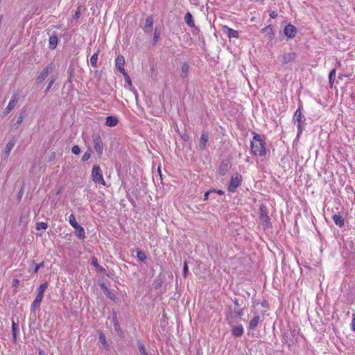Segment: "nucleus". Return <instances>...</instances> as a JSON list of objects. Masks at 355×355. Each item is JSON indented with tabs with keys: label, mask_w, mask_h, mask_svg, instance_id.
Masks as SVG:
<instances>
[{
	"label": "nucleus",
	"mask_w": 355,
	"mask_h": 355,
	"mask_svg": "<svg viewBox=\"0 0 355 355\" xmlns=\"http://www.w3.org/2000/svg\"><path fill=\"white\" fill-rule=\"evenodd\" d=\"M253 139L251 141V152L256 156L263 157L266 154L264 136L253 133Z\"/></svg>",
	"instance_id": "nucleus-1"
},
{
	"label": "nucleus",
	"mask_w": 355,
	"mask_h": 355,
	"mask_svg": "<svg viewBox=\"0 0 355 355\" xmlns=\"http://www.w3.org/2000/svg\"><path fill=\"white\" fill-rule=\"evenodd\" d=\"M226 320L228 324L232 327V334L235 337H241L244 333L243 327L241 324H237L234 315L230 312L226 315Z\"/></svg>",
	"instance_id": "nucleus-2"
},
{
	"label": "nucleus",
	"mask_w": 355,
	"mask_h": 355,
	"mask_svg": "<svg viewBox=\"0 0 355 355\" xmlns=\"http://www.w3.org/2000/svg\"><path fill=\"white\" fill-rule=\"evenodd\" d=\"M259 220L264 229L272 226L270 218L268 216V208L263 204H261L259 207Z\"/></svg>",
	"instance_id": "nucleus-3"
},
{
	"label": "nucleus",
	"mask_w": 355,
	"mask_h": 355,
	"mask_svg": "<svg viewBox=\"0 0 355 355\" xmlns=\"http://www.w3.org/2000/svg\"><path fill=\"white\" fill-rule=\"evenodd\" d=\"M69 222L70 225L75 229L76 236L80 239H84L85 238V230L82 226L78 225L73 214L70 215Z\"/></svg>",
	"instance_id": "nucleus-4"
},
{
	"label": "nucleus",
	"mask_w": 355,
	"mask_h": 355,
	"mask_svg": "<svg viewBox=\"0 0 355 355\" xmlns=\"http://www.w3.org/2000/svg\"><path fill=\"white\" fill-rule=\"evenodd\" d=\"M92 180L95 183H98L102 185H105V182L104 180L101 169L99 166L94 165L93 166L92 171Z\"/></svg>",
	"instance_id": "nucleus-5"
},
{
	"label": "nucleus",
	"mask_w": 355,
	"mask_h": 355,
	"mask_svg": "<svg viewBox=\"0 0 355 355\" xmlns=\"http://www.w3.org/2000/svg\"><path fill=\"white\" fill-rule=\"evenodd\" d=\"M55 65L53 63L49 64L48 66L44 67L40 72V75L36 78V83H42L47 76L53 71Z\"/></svg>",
	"instance_id": "nucleus-6"
},
{
	"label": "nucleus",
	"mask_w": 355,
	"mask_h": 355,
	"mask_svg": "<svg viewBox=\"0 0 355 355\" xmlns=\"http://www.w3.org/2000/svg\"><path fill=\"white\" fill-rule=\"evenodd\" d=\"M302 118H303L302 113L301 112L300 107H299L295 112V114L293 116V119H294L295 122L297 123V137H300V135L302 132L303 124L304 122V120L303 121Z\"/></svg>",
	"instance_id": "nucleus-7"
},
{
	"label": "nucleus",
	"mask_w": 355,
	"mask_h": 355,
	"mask_svg": "<svg viewBox=\"0 0 355 355\" xmlns=\"http://www.w3.org/2000/svg\"><path fill=\"white\" fill-rule=\"evenodd\" d=\"M92 142L94 144V147L95 150L99 155H101L103 150V144L101 136L98 133L93 134L92 135Z\"/></svg>",
	"instance_id": "nucleus-8"
},
{
	"label": "nucleus",
	"mask_w": 355,
	"mask_h": 355,
	"mask_svg": "<svg viewBox=\"0 0 355 355\" xmlns=\"http://www.w3.org/2000/svg\"><path fill=\"white\" fill-rule=\"evenodd\" d=\"M17 103V98L15 94L12 95L11 99L10 100L7 107L4 109L3 112V116H7L16 106Z\"/></svg>",
	"instance_id": "nucleus-9"
},
{
	"label": "nucleus",
	"mask_w": 355,
	"mask_h": 355,
	"mask_svg": "<svg viewBox=\"0 0 355 355\" xmlns=\"http://www.w3.org/2000/svg\"><path fill=\"white\" fill-rule=\"evenodd\" d=\"M241 176L238 175L232 177L230 184L228 186V191L230 192H234L236 189L239 186L241 183Z\"/></svg>",
	"instance_id": "nucleus-10"
},
{
	"label": "nucleus",
	"mask_w": 355,
	"mask_h": 355,
	"mask_svg": "<svg viewBox=\"0 0 355 355\" xmlns=\"http://www.w3.org/2000/svg\"><path fill=\"white\" fill-rule=\"evenodd\" d=\"M297 55L295 53H284L282 55V63L283 65L294 62Z\"/></svg>",
	"instance_id": "nucleus-11"
},
{
	"label": "nucleus",
	"mask_w": 355,
	"mask_h": 355,
	"mask_svg": "<svg viewBox=\"0 0 355 355\" xmlns=\"http://www.w3.org/2000/svg\"><path fill=\"white\" fill-rule=\"evenodd\" d=\"M116 69L121 73H124L125 72H126L125 71V69L123 67L124 66V64H125V58L123 55H119L117 56V58H116Z\"/></svg>",
	"instance_id": "nucleus-12"
},
{
	"label": "nucleus",
	"mask_w": 355,
	"mask_h": 355,
	"mask_svg": "<svg viewBox=\"0 0 355 355\" xmlns=\"http://www.w3.org/2000/svg\"><path fill=\"white\" fill-rule=\"evenodd\" d=\"M296 32V28L291 24L286 25L284 28V34L289 38L294 37Z\"/></svg>",
	"instance_id": "nucleus-13"
},
{
	"label": "nucleus",
	"mask_w": 355,
	"mask_h": 355,
	"mask_svg": "<svg viewBox=\"0 0 355 355\" xmlns=\"http://www.w3.org/2000/svg\"><path fill=\"white\" fill-rule=\"evenodd\" d=\"M223 32L224 34L227 35L228 37H234V38H238L239 37V32L236 30H234L232 28H229L227 26H224L222 28Z\"/></svg>",
	"instance_id": "nucleus-14"
},
{
	"label": "nucleus",
	"mask_w": 355,
	"mask_h": 355,
	"mask_svg": "<svg viewBox=\"0 0 355 355\" xmlns=\"http://www.w3.org/2000/svg\"><path fill=\"white\" fill-rule=\"evenodd\" d=\"M233 302L235 305L234 313H232L234 318L237 316H241L243 314V309L240 307L238 299L235 298L233 300Z\"/></svg>",
	"instance_id": "nucleus-15"
},
{
	"label": "nucleus",
	"mask_w": 355,
	"mask_h": 355,
	"mask_svg": "<svg viewBox=\"0 0 355 355\" xmlns=\"http://www.w3.org/2000/svg\"><path fill=\"white\" fill-rule=\"evenodd\" d=\"M153 28V19L152 17H148L146 19L145 26L144 27V31L146 33H150L152 32Z\"/></svg>",
	"instance_id": "nucleus-16"
},
{
	"label": "nucleus",
	"mask_w": 355,
	"mask_h": 355,
	"mask_svg": "<svg viewBox=\"0 0 355 355\" xmlns=\"http://www.w3.org/2000/svg\"><path fill=\"white\" fill-rule=\"evenodd\" d=\"M16 143V139L15 137L12 138V139L8 142V144L6 145L5 150H4V155L6 157H8L10 155V151L13 148L15 144Z\"/></svg>",
	"instance_id": "nucleus-17"
},
{
	"label": "nucleus",
	"mask_w": 355,
	"mask_h": 355,
	"mask_svg": "<svg viewBox=\"0 0 355 355\" xmlns=\"http://www.w3.org/2000/svg\"><path fill=\"white\" fill-rule=\"evenodd\" d=\"M230 168V162L226 160L223 161L219 167L220 175H225Z\"/></svg>",
	"instance_id": "nucleus-18"
},
{
	"label": "nucleus",
	"mask_w": 355,
	"mask_h": 355,
	"mask_svg": "<svg viewBox=\"0 0 355 355\" xmlns=\"http://www.w3.org/2000/svg\"><path fill=\"white\" fill-rule=\"evenodd\" d=\"M262 32L265 33L266 37L268 38L269 41H271L274 37L275 34L273 33L272 28L270 25L263 28L262 29Z\"/></svg>",
	"instance_id": "nucleus-19"
},
{
	"label": "nucleus",
	"mask_w": 355,
	"mask_h": 355,
	"mask_svg": "<svg viewBox=\"0 0 355 355\" xmlns=\"http://www.w3.org/2000/svg\"><path fill=\"white\" fill-rule=\"evenodd\" d=\"M47 287H48V283L46 282L42 284L37 288L38 293H37L36 297L42 300L43 297H44V293L46 289L47 288Z\"/></svg>",
	"instance_id": "nucleus-20"
},
{
	"label": "nucleus",
	"mask_w": 355,
	"mask_h": 355,
	"mask_svg": "<svg viewBox=\"0 0 355 355\" xmlns=\"http://www.w3.org/2000/svg\"><path fill=\"white\" fill-rule=\"evenodd\" d=\"M91 264L96 268V269L98 272H100L103 274L105 273L106 270L103 267H102L101 265L98 264V259L96 257H93L92 258Z\"/></svg>",
	"instance_id": "nucleus-21"
},
{
	"label": "nucleus",
	"mask_w": 355,
	"mask_h": 355,
	"mask_svg": "<svg viewBox=\"0 0 355 355\" xmlns=\"http://www.w3.org/2000/svg\"><path fill=\"white\" fill-rule=\"evenodd\" d=\"M119 120L116 116H109L106 118L105 125L109 127H114L116 125Z\"/></svg>",
	"instance_id": "nucleus-22"
},
{
	"label": "nucleus",
	"mask_w": 355,
	"mask_h": 355,
	"mask_svg": "<svg viewBox=\"0 0 355 355\" xmlns=\"http://www.w3.org/2000/svg\"><path fill=\"white\" fill-rule=\"evenodd\" d=\"M208 141V135L203 132L200 138L199 146L201 150H204L206 148V144Z\"/></svg>",
	"instance_id": "nucleus-23"
},
{
	"label": "nucleus",
	"mask_w": 355,
	"mask_h": 355,
	"mask_svg": "<svg viewBox=\"0 0 355 355\" xmlns=\"http://www.w3.org/2000/svg\"><path fill=\"white\" fill-rule=\"evenodd\" d=\"M260 321V317L259 315H255L252 320L249 322V329L250 330H254L257 327L259 322Z\"/></svg>",
	"instance_id": "nucleus-24"
},
{
	"label": "nucleus",
	"mask_w": 355,
	"mask_h": 355,
	"mask_svg": "<svg viewBox=\"0 0 355 355\" xmlns=\"http://www.w3.org/2000/svg\"><path fill=\"white\" fill-rule=\"evenodd\" d=\"M58 38L57 35L54 34L49 37V49L53 50L56 48L58 44Z\"/></svg>",
	"instance_id": "nucleus-25"
},
{
	"label": "nucleus",
	"mask_w": 355,
	"mask_h": 355,
	"mask_svg": "<svg viewBox=\"0 0 355 355\" xmlns=\"http://www.w3.org/2000/svg\"><path fill=\"white\" fill-rule=\"evenodd\" d=\"M189 69V65L187 62H184L181 68V74L180 76L182 78L184 79L188 76Z\"/></svg>",
	"instance_id": "nucleus-26"
},
{
	"label": "nucleus",
	"mask_w": 355,
	"mask_h": 355,
	"mask_svg": "<svg viewBox=\"0 0 355 355\" xmlns=\"http://www.w3.org/2000/svg\"><path fill=\"white\" fill-rule=\"evenodd\" d=\"M184 21H185V23L190 27H194L195 26V23H194V21L193 19V16L192 15L188 12L186 13L185 16H184Z\"/></svg>",
	"instance_id": "nucleus-27"
},
{
	"label": "nucleus",
	"mask_w": 355,
	"mask_h": 355,
	"mask_svg": "<svg viewBox=\"0 0 355 355\" xmlns=\"http://www.w3.org/2000/svg\"><path fill=\"white\" fill-rule=\"evenodd\" d=\"M333 220L334 223L340 227H342L344 225V218L343 216L335 214L333 216Z\"/></svg>",
	"instance_id": "nucleus-28"
},
{
	"label": "nucleus",
	"mask_w": 355,
	"mask_h": 355,
	"mask_svg": "<svg viewBox=\"0 0 355 355\" xmlns=\"http://www.w3.org/2000/svg\"><path fill=\"white\" fill-rule=\"evenodd\" d=\"M161 35V31L157 27L155 28L154 34H153V45H156L157 43V41L159 40Z\"/></svg>",
	"instance_id": "nucleus-29"
},
{
	"label": "nucleus",
	"mask_w": 355,
	"mask_h": 355,
	"mask_svg": "<svg viewBox=\"0 0 355 355\" xmlns=\"http://www.w3.org/2000/svg\"><path fill=\"white\" fill-rule=\"evenodd\" d=\"M112 322H113V326H114V328L115 331L118 334H119V332L121 331V328H120V325H119V324L118 322L117 317H116V313H114V315H113Z\"/></svg>",
	"instance_id": "nucleus-30"
},
{
	"label": "nucleus",
	"mask_w": 355,
	"mask_h": 355,
	"mask_svg": "<svg viewBox=\"0 0 355 355\" xmlns=\"http://www.w3.org/2000/svg\"><path fill=\"white\" fill-rule=\"evenodd\" d=\"M336 77V69H332L329 74V81L330 86L332 87Z\"/></svg>",
	"instance_id": "nucleus-31"
},
{
	"label": "nucleus",
	"mask_w": 355,
	"mask_h": 355,
	"mask_svg": "<svg viewBox=\"0 0 355 355\" xmlns=\"http://www.w3.org/2000/svg\"><path fill=\"white\" fill-rule=\"evenodd\" d=\"M42 300H41V299L35 297V300L33 301V302L32 304L31 309L33 311H35L36 309L39 308L40 306V304L42 302Z\"/></svg>",
	"instance_id": "nucleus-32"
},
{
	"label": "nucleus",
	"mask_w": 355,
	"mask_h": 355,
	"mask_svg": "<svg viewBox=\"0 0 355 355\" xmlns=\"http://www.w3.org/2000/svg\"><path fill=\"white\" fill-rule=\"evenodd\" d=\"M98 60V52L95 53L90 58V63L93 67H96Z\"/></svg>",
	"instance_id": "nucleus-33"
},
{
	"label": "nucleus",
	"mask_w": 355,
	"mask_h": 355,
	"mask_svg": "<svg viewBox=\"0 0 355 355\" xmlns=\"http://www.w3.org/2000/svg\"><path fill=\"white\" fill-rule=\"evenodd\" d=\"M48 228V225L46 223L44 222H40L36 223V230H46Z\"/></svg>",
	"instance_id": "nucleus-34"
},
{
	"label": "nucleus",
	"mask_w": 355,
	"mask_h": 355,
	"mask_svg": "<svg viewBox=\"0 0 355 355\" xmlns=\"http://www.w3.org/2000/svg\"><path fill=\"white\" fill-rule=\"evenodd\" d=\"M138 349L141 355H149L148 353L146 352V347L144 344L139 343Z\"/></svg>",
	"instance_id": "nucleus-35"
},
{
	"label": "nucleus",
	"mask_w": 355,
	"mask_h": 355,
	"mask_svg": "<svg viewBox=\"0 0 355 355\" xmlns=\"http://www.w3.org/2000/svg\"><path fill=\"white\" fill-rule=\"evenodd\" d=\"M17 328H18L17 324L16 323H15L14 322H12V334L13 339L15 340H17Z\"/></svg>",
	"instance_id": "nucleus-36"
},
{
	"label": "nucleus",
	"mask_w": 355,
	"mask_h": 355,
	"mask_svg": "<svg viewBox=\"0 0 355 355\" xmlns=\"http://www.w3.org/2000/svg\"><path fill=\"white\" fill-rule=\"evenodd\" d=\"M91 149L87 150L82 157V161H87L91 157Z\"/></svg>",
	"instance_id": "nucleus-37"
},
{
	"label": "nucleus",
	"mask_w": 355,
	"mask_h": 355,
	"mask_svg": "<svg viewBox=\"0 0 355 355\" xmlns=\"http://www.w3.org/2000/svg\"><path fill=\"white\" fill-rule=\"evenodd\" d=\"M24 120V116L22 114H20L17 118L16 123H15V126L16 128H18L19 125L21 124Z\"/></svg>",
	"instance_id": "nucleus-38"
},
{
	"label": "nucleus",
	"mask_w": 355,
	"mask_h": 355,
	"mask_svg": "<svg viewBox=\"0 0 355 355\" xmlns=\"http://www.w3.org/2000/svg\"><path fill=\"white\" fill-rule=\"evenodd\" d=\"M137 258L140 261H144L146 259V255L144 252L139 250L137 251Z\"/></svg>",
	"instance_id": "nucleus-39"
},
{
	"label": "nucleus",
	"mask_w": 355,
	"mask_h": 355,
	"mask_svg": "<svg viewBox=\"0 0 355 355\" xmlns=\"http://www.w3.org/2000/svg\"><path fill=\"white\" fill-rule=\"evenodd\" d=\"M122 74L124 76L125 82L129 85L130 87H131L132 86V81H131V79H130V76L127 73V72H125L124 73H122Z\"/></svg>",
	"instance_id": "nucleus-40"
},
{
	"label": "nucleus",
	"mask_w": 355,
	"mask_h": 355,
	"mask_svg": "<svg viewBox=\"0 0 355 355\" xmlns=\"http://www.w3.org/2000/svg\"><path fill=\"white\" fill-rule=\"evenodd\" d=\"M71 151L74 155H79L80 153V148L78 146L75 145L72 147Z\"/></svg>",
	"instance_id": "nucleus-41"
},
{
	"label": "nucleus",
	"mask_w": 355,
	"mask_h": 355,
	"mask_svg": "<svg viewBox=\"0 0 355 355\" xmlns=\"http://www.w3.org/2000/svg\"><path fill=\"white\" fill-rule=\"evenodd\" d=\"M55 81V78H52L51 80H50L47 87L45 89V93L46 94L50 90L51 87H52V85H53Z\"/></svg>",
	"instance_id": "nucleus-42"
},
{
	"label": "nucleus",
	"mask_w": 355,
	"mask_h": 355,
	"mask_svg": "<svg viewBox=\"0 0 355 355\" xmlns=\"http://www.w3.org/2000/svg\"><path fill=\"white\" fill-rule=\"evenodd\" d=\"M188 271H189L188 265H187V263L185 261L184 263V267H183V275L184 277L187 276Z\"/></svg>",
	"instance_id": "nucleus-43"
},
{
	"label": "nucleus",
	"mask_w": 355,
	"mask_h": 355,
	"mask_svg": "<svg viewBox=\"0 0 355 355\" xmlns=\"http://www.w3.org/2000/svg\"><path fill=\"white\" fill-rule=\"evenodd\" d=\"M215 193V190H210V191H207L204 194V200H206L208 199L209 198V196L211 194V193Z\"/></svg>",
	"instance_id": "nucleus-44"
},
{
	"label": "nucleus",
	"mask_w": 355,
	"mask_h": 355,
	"mask_svg": "<svg viewBox=\"0 0 355 355\" xmlns=\"http://www.w3.org/2000/svg\"><path fill=\"white\" fill-rule=\"evenodd\" d=\"M19 280L18 279H14L12 282V286L17 288L19 286Z\"/></svg>",
	"instance_id": "nucleus-45"
},
{
	"label": "nucleus",
	"mask_w": 355,
	"mask_h": 355,
	"mask_svg": "<svg viewBox=\"0 0 355 355\" xmlns=\"http://www.w3.org/2000/svg\"><path fill=\"white\" fill-rule=\"evenodd\" d=\"M99 340H100V342L102 343V344H105L106 343V339H105V336L103 335V334H101L100 336H99Z\"/></svg>",
	"instance_id": "nucleus-46"
},
{
	"label": "nucleus",
	"mask_w": 355,
	"mask_h": 355,
	"mask_svg": "<svg viewBox=\"0 0 355 355\" xmlns=\"http://www.w3.org/2000/svg\"><path fill=\"white\" fill-rule=\"evenodd\" d=\"M31 267L33 268V272L36 273L38 271V266H35L34 263H32Z\"/></svg>",
	"instance_id": "nucleus-47"
},
{
	"label": "nucleus",
	"mask_w": 355,
	"mask_h": 355,
	"mask_svg": "<svg viewBox=\"0 0 355 355\" xmlns=\"http://www.w3.org/2000/svg\"><path fill=\"white\" fill-rule=\"evenodd\" d=\"M270 16L271 18H275L277 16V13L275 11H272L270 12Z\"/></svg>",
	"instance_id": "nucleus-48"
},
{
	"label": "nucleus",
	"mask_w": 355,
	"mask_h": 355,
	"mask_svg": "<svg viewBox=\"0 0 355 355\" xmlns=\"http://www.w3.org/2000/svg\"><path fill=\"white\" fill-rule=\"evenodd\" d=\"M80 17V12L79 11H76L73 15V18L75 19H78Z\"/></svg>",
	"instance_id": "nucleus-49"
},
{
	"label": "nucleus",
	"mask_w": 355,
	"mask_h": 355,
	"mask_svg": "<svg viewBox=\"0 0 355 355\" xmlns=\"http://www.w3.org/2000/svg\"><path fill=\"white\" fill-rule=\"evenodd\" d=\"M352 329L355 331V318H354L352 319Z\"/></svg>",
	"instance_id": "nucleus-50"
},
{
	"label": "nucleus",
	"mask_w": 355,
	"mask_h": 355,
	"mask_svg": "<svg viewBox=\"0 0 355 355\" xmlns=\"http://www.w3.org/2000/svg\"><path fill=\"white\" fill-rule=\"evenodd\" d=\"M22 195H23V188H21L18 193L19 198H21Z\"/></svg>",
	"instance_id": "nucleus-51"
},
{
	"label": "nucleus",
	"mask_w": 355,
	"mask_h": 355,
	"mask_svg": "<svg viewBox=\"0 0 355 355\" xmlns=\"http://www.w3.org/2000/svg\"><path fill=\"white\" fill-rule=\"evenodd\" d=\"M215 192H217V193H218V194H220V195H223V194H224V191H223V190H221V189H219V190H218V191H216V190H215Z\"/></svg>",
	"instance_id": "nucleus-52"
},
{
	"label": "nucleus",
	"mask_w": 355,
	"mask_h": 355,
	"mask_svg": "<svg viewBox=\"0 0 355 355\" xmlns=\"http://www.w3.org/2000/svg\"><path fill=\"white\" fill-rule=\"evenodd\" d=\"M35 266H38V269H40L41 267L44 266V262H41L39 264H36Z\"/></svg>",
	"instance_id": "nucleus-53"
},
{
	"label": "nucleus",
	"mask_w": 355,
	"mask_h": 355,
	"mask_svg": "<svg viewBox=\"0 0 355 355\" xmlns=\"http://www.w3.org/2000/svg\"><path fill=\"white\" fill-rule=\"evenodd\" d=\"M39 355H47V354H45V352H44V351L40 350V351L39 352Z\"/></svg>",
	"instance_id": "nucleus-54"
},
{
	"label": "nucleus",
	"mask_w": 355,
	"mask_h": 355,
	"mask_svg": "<svg viewBox=\"0 0 355 355\" xmlns=\"http://www.w3.org/2000/svg\"><path fill=\"white\" fill-rule=\"evenodd\" d=\"M261 305H262L263 306H266V302H263L261 303Z\"/></svg>",
	"instance_id": "nucleus-55"
},
{
	"label": "nucleus",
	"mask_w": 355,
	"mask_h": 355,
	"mask_svg": "<svg viewBox=\"0 0 355 355\" xmlns=\"http://www.w3.org/2000/svg\"><path fill=\"white\" fill-rule=\"evenodd\" d=\"M337 64V66H338V67H340V65H341L340 62H337V64Z\"/></svg>",
	"instance_id": "nucleus-56"
}]
</instances>
